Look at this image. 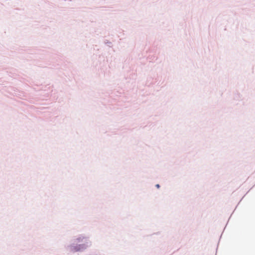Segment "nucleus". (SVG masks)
Instances as JSON below:
<instances>
[{"label":"nucleus","mask_w":255,"mask_h":255,"mask_svg":"<svg viewBox=\"0 0 255 255\" xmlns=\"http://www.w3.org/2000/svg\"><path fill=\"white\" fill-rule=\"evenodd\" d=\"M156 186L157 188H159V184H156Z\"/></svg>","instance_id":"f257e3e1"},{"label":"nucleus","mask_w":255,"mask_h":255,"mask_svg":"<svg viewBox=\"0 0 255 255\" xmlns=\"http://www.w3.org/2000/svg\"><path fill=\"white\" fill-rule=\"evenodd\" d=\"M238 96H239V98H240V94H238Z\"/></svg>","instance_id":"f03ea898"}]
</instances>
